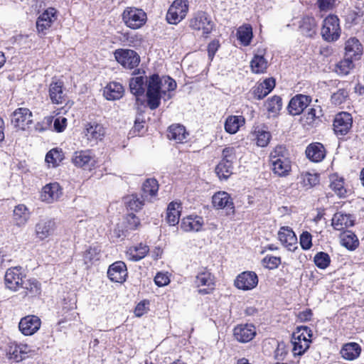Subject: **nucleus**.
I'll return each instance as SVG.
<instances>
[{
	"mask_svg": "<svg viewBox=\"0 0 364 364\" xmlns=\"http://www.w3.org/2000/svg\"><path fill=\"white\" fill-rule=\"evenodd\" d=\"M176 88V81L170 77L162 80L158 75L149 77L147 84L146 100L151 109H155L160 105L161 98L167 91H173Z\"/></svg>",
	"mask_w": 364,
	"mask_h": 364,
	"instance_id": "f257e3e1",
	"label": "nucleus"
},
{
	"mask_svg": "<svg viewBox=\"0 0 364 364\" xmlns=\"http://www.w3.org/2000/svg\"><path fill=\"white\" fill-rule=\"evenodd\" d=\"M284 152V147L277 146L269 156L271 170L278 177H286L291 171V162Z\"/></svg>",
	"mask_w": 364,
	"mask_h": 364,
	"instance_id": "f03ea898",
	"label": "nucleus"
},
{
	"mask_svg": "<svg viewBox=\"0 0 364 364\" xmlns=\"http://www.w3.org/2000/svg\"><path fill=\"white\" fill-rule=\"evenodd\" d=\"M70 162L77 168L84 171H92L99 167L98 159L91 149L75 151L70 157Z\"/></svg>",
	"mask_w": 364,
	"mask_h": 364,
	"instance_id": "7ed1b4c3",
	"label": "nucleus"
},
{
	"mask_svg": "<svg viewBox=\"0 0 364 364\" xmlns=\"http://www.w3.org/2000/svg\"><path fill=\"white\" fill-rule=\"evenodd\" d=\"M106 135V128L96 121L87 122L83 125L82 138L86 146H95L102 141Z\"/></svg>",
	"mask_w": 364,
	"mask_h": 364,
	"instance_id": "20e7f679",
	"label": "nucleus"
},
{
	"mask_svg": "<svg viewBox=\"0 0 364 364\" xmlns=\"http://www.w3.org/2000/svg\"><path fill=\"white\" fill-rule=\"evenodd\" d=\"M312 332L307 326L298 327L291 338L292 353L294 355H303L310 346Z\"/></svg>",
	"mask_w": 364,
	"mask_h": 364,
	"instance_id": "39448f33",
	"label": "nucleus"
},
{
	"mask_svg": "<svg viewBox=\"0 0 364 364\" xmlns=\"http://www.w3.org/2000/svg\"><path fill=\"white\" fill-rule=\"evenodd\" d=\"M341 28L340 21L337 16L330 14L323 21L321 35L323 39L328 42L336 41L341 36Z\"/></svg>",
	"mask_w": 364,
	"mask_h": 364,
	"instance_id": "423d86ee",
	"label": "nucleus"
},
{
	"mask_svg": "<svg viewBox=\"0 0 364 364\" xmlns=\"http://www.w3.org/2000/svg\"><path fill=\"white\" fill-rule=\"evenodd\" d=\"M194 284L199 294H210L215 288V278L209 269L202 268L195 277Z\"/></svg>",
	"mask_w": 364,
	"mask_h": 364,
	"instance_id": "0eeeda50",
	"label": "nucleus"
},
{
	"mask_svg": "<svg viewBox=\"0 0 364 364\" xmlns=\"http://www.w3.org/2000/svg\"><path fill=\"white\" fill-rule=\"evenodd\" d=\"M122 19L128 28L139 29L146 23L147 16L142 9L130 6L124 10Z\"/></svg>",
	"mask_w": 364,
	"mask_h": 364,
	"instance_id": "6e6552de",
	"label": "nucleus"
},
{
	"mask_svg": "<svg viewBox=\"0 0 364 364\" xmlns=\"http://www.w3.org/2000/svg\"><path fill=\"white\" fill-rule=\"evenodd\" d=\"M210 17L203 11L196 13L189 20V27L207 38L213 29Z\"/></svg>",
	"mask_w": 364,
	"mask_h": 364,
	"instance_id": "1a4fd4ad",
	"label": "nucleus"
},
{
	"mask_svg": "<svg viewBox=\"0 0 364 364\" xmlns=\"http://www.w3.org/2000/svg\"><path fill=\"white\" fill-rule=\"evenodd\" d=\"M26 274L21 267L9 268L4 275V284L6 289L18 291L24 284Z\"/></svg>",
	"mask_w": 364,
	"mask_h": 364,
	"instance_id": "9d476101",
	"label": "nucleus"
},
{
	"mask_svg": "<svg viewBox=\"0 0 364 364\" xmlns=\"http://www.w3.org/2000/svg\"><path fill=\"white\" fill-rule=\"evenodd\" d=\"M188 10V0H175L167 11L166 17L167 22L173 25L178 24L186 18Z\"/></svg>",
	"mask_w": 364,
	"mask_h": 364,
	"instance_id": "9b49d317",
	"label": "nucleus"
},
{
	"mask_svg": "<svg viewBox=\"0 0 364 364\" xmlns=\"http://www.w3.org/2000/svg\"><path fill=\"white\" fill-rule=\"evenodd\" d=\"M115 60L123 68L133 69L140 63V57L137 53L131 49H117L114 53Z\"/></svg>",
	"mask_w": 364,
	"mask_h": 364,
	"instance_id": "f8f14e48",
	"label": "nucleus"
},
{
	"mask_svg": "<svg viewBox=\"0 0 364 364\" xmlns=\"http://www.w3.org/2000/svg\"><path fill=\"white\" fill-rule=\"evenodd\" d=\"M213 206L217 210H225L227 215L235 213V205L231 196L225 191H218L212 196Z\"/></svg>",
	"mask_w": 364,
	"mask_h": 364,
	"instance_id": "ddd939ff",
	"label": "nucleus"
},
{
	"mask_svg": "<svg viewBox=\"0 0 364 364\" xmlns=\"http://www.w3.org/2000/svg\"><path fill=\"white\" fill-rule=\"evenodd\" d=\"M258 277L252 271H245L238 274L234 282L236 288L243 291L255 289L258 284Z\"/></svg>",
	"mask_w": 364,
	"mask_h": 364,
	"instance_id": "4468645a",
	"label": "nucleus"
},
{
	"mask_svg": "<svg viewBox=\"0 0 364 364\" xmlns=\"http://www.w3.org/2000/svg\"><path fill=\"white\" fill-rule=\"evenodd\" d=\"M57 19V11L54 8H48L43 11L36 21V29L39 33L46 34L48 30Z\"/></svg>",
	"mask_w": 364,
	"mask_h": 364,
	"instance_id": "2eb2a0df",
	"label": "nucleus"
},
{
	"mask_svg": "<svg viewBox=\"0 0 364 364\" xmlns=\"http://www.w3.org/2000/svg\"><path fill=\"white\" fill-rule=\"evenodd\" d=\"M32 113L25 107L16 109L12 114V124L21 130H26L33 122Z\"/></svg>",
	"mask_w": 364,
	"mask_h": 364,
	"instance_id": "dca6fc26",
	"label": "nucleus"
},
{
	"mask_svg": "<svg viewBox=\"0 0 364 364\" xmlns=\"http://www.w3.org/2000/svg\"><path fill=\"white\" fill-rule=\"evenodd\" d=\"M6 352L9 359L19 362L26 358V355L31 352V349L27 344L10 341L7 344Z\"/></svg>",
	"mask_w": 364,
	"mask_h": 364,
	"instance_id": "f3484780",
	"label": "nucleus"
},
{
	"mask_svg": "<svg viewBox=\"0 0 364 364\" xmlns=\"http://www.w3.org/2000/svg\"><path fill=\"white\" fill-rule=\"evenodd\" d=\"M48 94L52 103L55 105L63 104L66 98L63 82L60 80L53 78L48 86Z\"/></svg>",
	"mask_w": 364,
	"mask_h": 364,
	"instance_id": "a211bd4d",
	"label": "nucleus"
},
{
	"mask_svg": "<svg viewBox=\"0 0 364 364\" xmlns=\"http://www.w3.org/2000/svg\"><path fill=\"white\" fill-rule=\"evenodd\" d=\"M234 338L240 343H247L256 336V328L251 323H242L233 329Z\"/></svg>",
	"mask_w": 364,
	"mask_h": 364,
	"instance_id": "6ab92c4d",
	"label": "nucleus"
},
{
	"mask_svg": "<svg viewBox=\"0 0 364 364\" xmlns=\"http://www.w3.org/2000/svg\"><path fill=\"white\" fill-rule=\"evenodd\" d=\"M41 319L34 315H28L22 318L18 323V328L24 336H31L41 327Z\"/></svg>",
	"mask_w": 364,
	"mask_h": 364,
	"instance_id": "aec40b11",
	"label": "nucleus"
},
{
	"mask_svg": "<svg viewBox=\"0 0 364 364\" xmlns=\"http://www.w3.org/2000/svg\"><path fill=\"white\" fill-rule=\"evenodd\" d=\"M56 228L54 220L50 219H43L39 220L35 225L36 237L43 241L51 236Z\"/></svg>",
	"mask_w": 364,
	"mask_h": 364,
	"instance_id": "412c9836",
	"label": "nucleus"
},
{
	"mask_svg": "<svg viewBox=\"0 0 364 364\" xmlns=\"http://www.w3.org/2000/svg\"><path fill=\"white\" fill-rule=\"evenodd\" d=\"M353 119L348 112H341L336 114L333 122V130L337 135L346 134L352 127Z\"/></svg>",
	"mask_w": 364,
	"mask_h": 364,
	"instance_id": "4be33fe9",
	"label": "nucleus"
},
{
	"mask_svg": "<svg viewBox=\"0 0 364 364\" xmlns=\"http://www.w3.org/2000/svg\"><path fill=\"white\" fill-rule=\"evenodd\" d=\"M278 239L283 246L290 251L297 247V237L293 230L288 226H282L278 231Z\"/></svg>",
	"mask_w": 364,
	"mask_h": 364,
	"instance_id": "5701e85b",
	"label": "nucleus"
},
{
	"mask_svg": "<svg viewBox=\"0 0 364 364\" xmlns=\"http://www.w3.org/2000/svg\"><path fill=\"white\" fill-rule=\"evenodd\" d=\"M107 276L114 282L123 283L125 282L127 277L125 263L122 261H117L112 264L109 267Z\"/></svg>",
	"mask_w": 364,
	"mask_h": 364,
	"instance_id": "b1692460",
	"label": "nucleus"
},
{
	"mask_svg": "<svg viewBox=\"0 0 364 364\" xmlns=\"http://www.w3.org/2000/svg\"><path fill=\"white\" fill-rule=\"evenodd\" d=\"M62 195L60 185L55 182L46 184L41 191V200L47 203H52L58 200Z\"/></svg>",
	"mask_w": 364,
	"mask_h": 364,
	"instance_id": "393cba45",
	"label": "nucleus"
},
{
	"mask_svg": "<svg viewBox=\"0 0 364 364\" xmlns=\"http://www.w3.org/2000/svg\"><path fill=\"white\" fill-rule=\"evenodd\" d=\"M355 218L348 213L343 212L336 213L331 219V225L334 230L344 231L346 229L354 225Z\"/></svg>",
	"mask_w": 364,
	"mask_h": 364,
	"instance_id": "a878e982",
	"label": "nucleus"
},
{
	"mask_svg": "<svg viewBox=\"0 0 364 364\" xmlns=\"http://www.w3.org/2000/svg\"><path fill=\"white\" fill-rule=\"evenodd\" d=\"M203 225L204 220L201 216L190 215L182 218L180 227L184 232H199Z\"/></svg>",
	"mask_w": 364,
	"mask_h": 364,
	"instance_id": "bb28decb",
	"label": "nucleus"
},
{
	"mask_svg": "<svg viewBox=\"0 0 364 364\" xmlns=\"http://www.w3.org/2000/svg\"><path fill=\"white\" fill-rule=\"evenodd\" d=\"M311 100L309 96L297 95L292 97L288 105V110L292 115L300 114L310 104Z\"/></svg>",
	"mask_w": 364,
	"mask_h": 364,
	"instance_id": "cd10ccee",
	"label": "nucleus"
},
{
	"mask_svg": "<svg viewBox=\"0 0 364 364\" xmlns=\"http://www.w3.org/2000/svg\"><path fill=\"white\" fill-rule=\"evenodd\" d=\"M149 252V247L142 242H139L129 247L125 255L127 259L133 262H137L144 258Z\"/></svg>",
	"mask_w": 364,
	"mask_h": 364,
	"instance_id": "c85d7f7f",
	"label": "nucleus"
},
{
	"mask_svg": "<svg viewBox=\"0 0 364 364\" xmlns=\"http://www.w3.org/2000/svg\"><path fill=\"white\" fill-rule=\"evenodd\" d=\"M124 92L122 85L117 82L108 83L103 90V95L107 100H119L124 95Z\"/></svg>",
	"mask_w": 364,
	"mask_h": 364,
	"instance_id": "c756f323",
	"label": "nucleus"
},
{
	"mask_svg": "<svg viewBox=\"0 0 364 364\" xmlns=\"http://www.w3.org/2000/svg\"><path fill=\"white\" fill-rule=\"evenodd\" d=\"M275 87V80L269 77L257 83L253 88V95L255 98L261 100L266 97Z\"/></svg>",
	"mask_w": 364,
	"mask_h": 364,
	"instance_id": "7c9ffc66",
	"label": "nucleus"
},
{
	"mask_svg": "<svg viewBox=\"0 0 364 364\" xmlns=\"http://www.w3.org/2000/svg\"><path fill=\"white\" fill-rule=\"evenodd\" d=\"M245 124V119L242 115H230L228 116L224 123L225 131L230 134H235L240 128L243 127Z\"/></svg>",
	"mask_w": 364,
	"mask_h": 364,
	"instance_id": "2f4dec72",
	"label": "nucleus"
},
{
	"mask_svg": "<svg viewBox=\"0 0 364 364\" xmlns=\"http://www.w3.org/2000/svg\"><path fill=\"white\" fill-rule=\"evenodd\" d=\"M363 54V46L355 38H350L345 43V55L351 59H358Z\"/></svg>",
	"mask_w": 364,
	"mask_h": 364,
	"instance_id": "473e14b6",
	"label": "nucleus"
},
{
	"mask_svg": "<svg viewBox=\"0 0 364 364\" xmlns=\"http://www.w3.org/2000/svg\"><path fill=\"white\" fill-rule=\"evenodd\" d=\"M306 155L311 161L320 162L324 159L326 151L324 146L321 143H313L306 147Z\"/></svg>",
	"mask_w": 364,
	"mask_h": 364,
	"instance_id": "72a5a7b5",
	"label": "nucleus"
},
{
	"mask_svg": "<svg viewBox=\"0 0 364 364\" xmlns=\"http://www.w3.org/2000/svg\"><path fill=\"white\" fill-rule=\"evenodd\" d=\"M158 191L159 184L157 181L154 178H149L143 183L141 197L152 202L156 198Z\"/></svg>",
	"mask_w": 364,
	"mask_h": 364,
	"instance_id": "f704fd0d",
	"label": "nucleus"
},
{
	"mask_svg": "<svg viewBox=\"0 0 364 364\" xmlns=\"http://www.w3.org/2000/svg\"><path fill=\"white\" fill-rule=\"evenodd\" d=\"M299 32L307 37H312L316 33V23L313 17H304L297 22Z\"/></svg>",
	"mask_w": 364,
	"mask_h": 364,
	"instance_id": "c9c22d12",
	"label": "nucleus"
},
{
	"mask_svg": "<svg viewBox=\"0 0 364 364\" xmlns=\"http://www.w3.org/2000/svg\"><path fill=\"white\" fill-rule=\"evenodd\" d=\"M340 353L343 359L353 360L359 357L361 353V348L358 343L350 342L344 344Z\"/></svg>",
	"mask_w": 364,
	"mask_h": 364,
	"instance_id": "e433bc0d",
	"label": "nucleus"
},
{
	"mask_svg": "<svg viewBox=\"0 0 364 364\" xmlns=\"http://www.w3.org/2000/svg\"><path fill=\"white\" fill-rule=\"evenodd\" d=\"M189 134L184 126L173 124L168 128V136L170 139L175 140L178 143L186 141Z\"/></svg>",
	"mask_w": 364,
	"mask_h": 364,
	"instance_id": "4c0bfd02",
	"label": "nucleus"
},
{
	"mask_svg": "<svg viewBox=\"0 0 364 364\" xmlns=\"http://www.w3.org/2000/svg\"><path fill=\"white\" fill-rule=\"evenodd\" d=\"M181 213V204L173 201L171 202L166 210V220L170 225H176L178 223Z\"/></svg>",
	"mask_w": 364,
	"mask_h": 364,
	"instance_id": "58836bf2",
	"label": "nucleus"
},
{
	"mask_svg": "<svg viewBox=\"0 0 364 364\" xmlns=\"http://www.w3.org/2000/svg\"><path fill=\"white\" fill-rule=\"evenodd\" d=\"M31 213L23 204H19L14 208V220L18 226L25 225L28 221Z\"/></svg>",
	"mask_w": 364,
	"mask_h": 364,
	"instance_id": "ea45409f",
	"label": "nucleus"
},
{
	"mask_svg": "<svg viewBox=\"0 0 364 364\" xmlns=\"http://www.w3.org/2000/svg\"><path fill=\"white\" fill-rule=\"evenodd\" d=\"M265 109L269 117H277L282 107V98L279 96H273L265 102Z\"/></svg>",
	"mask_w": 364,
	"mask_h": 364,
	"instance_id": "a19ab883",
	"label": "nucleus"
},
{
	"mask_svg": "<svg viewBox=\"0 0 364 364\" xmlns=\"http://www.w3.org/2000/svg\"><path fill=\"white\" fill-rule=\"evenodd\" d=\"M262 53V51H258L255 53L250 62L251 70L255 74L264 73L267 68L268 63Z\"/></svg>",
	"mask_w": 364,
	"mask_h": 364,
	"instance_id": "79ce46f5",
	"label": "nucleus"
},
{
	"mask_svg": "<svg viewBox=\"0 0 364 364\" xmlns=\"http://www.w3.org/2000/svg\"><path fill=\"white\" fill-rule=\"evenodd\" d=\"M21 288L24 289L26 295L31 297L38 296L41 293V283L33 278L24 279V284Z\"/></svg>",
	"mask_w": 364,
	"mask_h": 364,
	"instance_id": "37998d69",
	"label": "nucleus"
},
{
	"mask_svg": "<svg viewBox=\"0 0 364 364\" xmlns=\"http://www.w3.org/2000/svg\"><path fill=\"white\" fill-rule=\"evenodd\" d=\"M146 77L144 76H137L131 78L129 81V88L131 92L136 97L141 96L145 91V82L148 83Z\"/></svg>",
	"mask_w": 364,
	"mask_h": 364,
	"instance_id": "c03bdc74",
	"label": "nucleus"
},
{
	"mask_svg": "<svg viewBox=\"0 0 364 364\" xmlns=\"http://www.w3.org/2000/svg\"><path fill=\"white\" fill-rule=\"evenodd\" d=\"M341 243L348 250H355L359 245L357 236L351 231L343 232L341 235Z\"/></svg>",
	"mask_w": 364,
	"mask_h": 364,
	"instance_id": "a18cd8bd",
	"label": "nucleus"
},
{
	"mask_svg": "<svg viewBox=\"0 0 364 364\" xmlns=\"http://www.w3.org/2000/svg\"><path fill=\"white\" fill-rule=\"evenodd\" d=\"M237 36L242 45L244 46H249L253 37L252 26L249 24H245L239 27Z\"/></svg>",
	"mask_w": 364,
	"mask_h": 364,
	"instance_id": "49530a36",
	"label": "nucleus"
},
{
	"mask_svg": "<svg viewBox=\"0 0 364 364\" xmlns=\"http://www.w3.org/2000/svg\"><path fill=\"white\" fill-rule=\"evenodd\" d=\"M64 159V154L62 150L53 149L49 151L45 158L46 162L50 167H57Z\"/></svg>",
	"mask_w": 364,
	"mask_h": 364,
	"instance_id": "de8ad7c7",
	"label": "nucleus"
},
{
	"mask_svg": "<svg viewBox=\"0 0 364 364\" xmlns=\"http://www.w3.org/2000/svg\"><path fill=\"white\" fill-rule=\"evenodd\" d=\"M299 178L300 180L301 184L306 189L312 188L319 182V176L315 173H301Z\"/></svg>",
	"mask_w": 364,
	"mask_h": 364,
	"instance_id": "09e8293b",
	"label": "nucleus"
},
{
	"mask_svg": "<svg viewBox=\"0 0 364 364\" xmlns=\"http://www.w3.org/2000/svg\"><path fill=\"white\" fill-rule=\"evenodd\" d=\"M354 68L353 59L346 57L335 66V72L339 75H347Z\"/></svg>",
	"mask_w": 364,
	"mask_h": 364,
	"instance_id": "8fccbe9b",
	"label": "nucleus"
},
{
	"mask_svg": "<svg viewBox=\"0 0 364 364\" xmlns=\"http://www.w3.org/2000/svg\"><path fill=\"white\" fill-rule=\"evenodd\" d=\"M142 197L137 195H129L124 198V203L128 210L137 212L140 210L144 205Z\"/></svg>",
	"mask_w": 364,
	"mask_h": 364,
	"instance_id": "3c124183",
	"label": "nucleus"
},
{
	"mask_svg": "<svg viewBox=\"0 0 364 364\" xmlns=\"http://www.w3.org/2000/svg\"><path fill=\"white\" fill-rule=\"evenodd\" d=\"M233 164L221 160L215 168V172L220 179H227L232 173Z\"/></svg>",
	"mask_w": 364,
	"mask_h": 364,
	"instance_id": "603ef678",
	"label": "nucleus"
},
{
	"mask_svg": "<svg viewBox=\"0 0 364 364\" xmlns=\"http://www.w3.org/2000/svg\"><path fill=\"white\" fill-rule=\"evenodd\" d=\"M331 188L340 197H343L346 194L343 179L338 176L331 177Z\"/></svg>",
	"mask_w": 364,
	"mask_h": 364,
	"instance_id": "864d4df0",
	"label": "nucleus"
},
{
	"mask_svg": "<svg viewBox=\"0 0 364 364\" xmlns=\"http://www.w3.org/2000/svg\"><path fill=\"white\" fill-rule=\"evenodd\" d=\"M257 145L260 147H265L271 139V134L262 129H255L254 132Z\"/></svg>",
	"mask_w": 364,
	"mask_h": 364,
	"instance_id": "5fc2aeb1",
	"label": "nucleus"
},
{
	"mask_svg": "<svg viewBox=\"0 0 364 364\" xmlns=\"http://www.w3.org/2000/svg\"><path fill=\"white\" fill-rule=\"evenodd\" d=\"M314 261L317 267L324 269L329 266L331 259L327 253L320 252L314 256Z\"/></svg>",
	"mask_w": 364,
	"mask_h": 364,
	"instance_id": "6e6d98bb",
	"label": "nucleus"
},
{
	"mask_svg": "<svg viewBox=\"0 0 364 364\" xmlns=\"http://www.w3.org/2000/svg\"><path fill=\"white\" fill-rule=\"evenodd\" d=\"M348 97V92L346 89H340L331 96V101L336 105L344 103Z\"/></svg>",
	"mask_w": 364,
	"mask_h": 364,
	"instance_id": "4d7b16f0",
	"label": "nucleus"
},
{
	"mask_svg": "<svg viewBox=\"0 0 364 364\" xmlns=\"http://www.w3.org/2000/svg\"><path fill=\"white\" fill-rule=\"evenodd\" d=\"M100 258V250L96 247L89 248L84 255L85 264H92Z\"/></svg>",
	"mask_w": 364,
	"mask_h": 364,
	"instance_id": "13d9d810",
	"label": "nucleus"
},
{
	"mask_svg": "<svg viewBox=\"0 0 364 364\" xmlns=\"http://www.w3.org/2000/svg\"><path fill=\"white\" fill-rule=\"evenodd\" d=\"M281 264V258L279 257L267 255L262 259V264L264 267L274 269Z\"/></svg>",
	"mask_w": 364,
	"mask_h": 364,
	"instance_id": "bf43d9fd",
	"label": "nucleus"
},
{
	"mask_svg": "<svg viewBox=\"0 0 364 364\" xmlns=\"http://www.w3.org/2000/svg\"><path fill=\"white\" fill-rule=\"evenodd\" d=\"M236 148L227 146L222 151V160L234 164L236 161Z\"/></svg>",
	"mask_w": 364,
	"mask_h": 364,
	"instance_id": "052dcab7",
	"label": "nucleus"
},
{
	"mask_svg": "<svg viewBox=\"0 0 364 364\" xmlns=\"http://www.w3.org/2000/svg\"><path fill=\"white\" fill-rule=\"evenodd\" d=\"M126 231L136 230L140 225L139 219L134 214H128L125 218Z\"/></svg>",
	"mask_w": 364,
	"mask_h": 364,
	"instance_id": "680f3d73",
	"label": "nucleus"
},
{
	"mask_svg": "<svg viewBox=\"0 0 364 364\" xmlns=\"http://www.w3.org/2000/svg\"><path fill=\"white\" fill-rule=\"evenodd\" d=\"M318 110L315 108H310L307 113L304 115L303 121L304 124L313 126L318 119Z\"/></svg>",
	"mask_w": 364,
	"mask_h": 364,
	"instance_id": "e2e57ef3",
	"label": "nucleus"
},
{
	"mask_svg": "<svg viewBox=\"0 0 364 364\" xmlns=\"http://www.w3.org/2000/svg\"><path fill=\"white\" fill-rule=\"evenodd\" d=\"M300 245L304 250H309L312 246L311 235L306 231L300 235Z\"/></svg>",
	"mask_w": 364,
	"mask_h": 364,
	"instance_id": "0e129e2a",
	"label": "nucleus"
},
{
	"mask_svg": "<svg viewBox=\"0 0 364 364\" xmlns=\"http://www.w3.org/2000/svg\"><path fill=\"white\" fill-rule=\"evenodd\" d=\"M155 284L158 287H164L169 284L170 279L168 273L159 272L154 277Z\"/></svg>",
	"mask_w": 364,
	"mask_h": 364,
	"instance_id": "69168bd1",
	"label": "nucleus"
},
{
	"mask_svg": "<svg viewBox=\"0 0 364 364\" xmlns=\"http://www.w3.org/2000/svg\"><path fill=\"white\" fill-rule=\"evenodd\" d=\"M77 308L76 299L75 296L68 297L64 299L63 304V310L65 313L69 311H73Z\"/></svg>",
	"mask_w": 364,
	"mask_h": 364,
	"instance_id": "338daca9",
	"label": "nucleus"
},
{
	"mask_svg": "<svg viewBox=\"0 0 364 364\" xmlns=\"http://www.w3.org/2000/svg\"><path fill=\"white\" fill-rule=\"evenodd\" d=\"M68 120L64 117H58L54 120V129L57 132H62L65 130L67 127Z\"/></svg>",
	"mask_w": 364,
	"mask_h": 364,
	"instance_id": "774afa93",
	"label": "nucleus"
}]
</instances>
